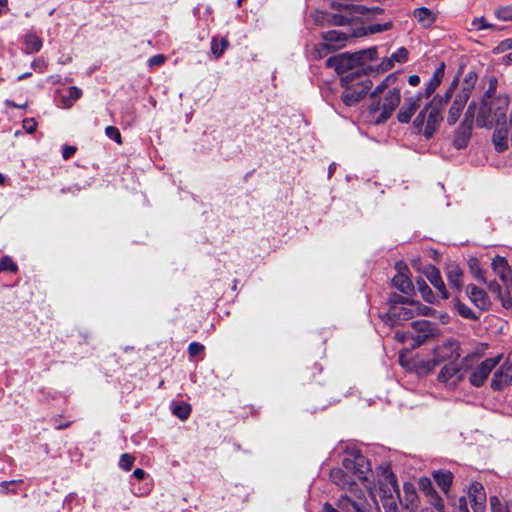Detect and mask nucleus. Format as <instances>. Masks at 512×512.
I'll return each mask as SVG.
<instances>
[{
	"instance_id": "680f3d73",
	"label": "nucleus",
	"mask_w": 512,
	"mask_h": 512,
	"mask_svg": "<svg viewBox=\"0 0 512 512\" xmlns=\"http://www.w3.org/2000/svg\"><path fill=\"white\" fill-rule=\"evenodd\" d=\"M489 289H490L491 291L495 292V293H498V295L502 293V291H501V287L499 286V284H497V283H495V282H493V283H491V284L489 285Z\"/></svg>"
},
{
	"instance_id": "69168bd1",
	"label": "nucleus",
	"mask_w": 512,
	"mask_h": 512,
	"mask_svg": "<svg viewBox=\"0 0 512 512\" xmlns=\"http://www.w3.org/2000/svg\"><path fill=\"white\" fill-rule=\"evenodd\" d=\"M29 76H31V72H27V73H24V74L19 75V76L17 77V80H18V81H22L23 79H25V78H27V77H29Z\"/></svg>"
},
{
	"instance_id": "cd10ccee",
	"label": "nucleus",
	"mask_w": 512,
	"mask_h": 512,
	"mask_svg": "<svg viewBox=\"0 0 512 512\" xmlns=\"http://www.w3.org/2000/svg\"><path fill=\"white\" fill-rule=\"evenodd\" d=\"M24 51L28 54L37 53L42 48V40L34 33H28L24 38Z\"/></svg>"
},
{
	"instance_id": "c9c22d12",
	"label": "nucleus",
	"mask_w": 512,
	"mask_h": 512,
	"mask_svg": "<svg viewBox=\"0 0 512 512\" xmlns=\"http://www.w3.org/2000/svg\"><path fill=\"white\" fill-rule=\"evenodd\" d=\"M495 15L501 21H512V5L496 9Z\"/></svg>"
},
{
	"instance_id": "20e7f679",
	"label": "nucleus",
	"mask_w": 512,
	"mask_h": 512,
	"mask_svg": "<svg viewBox=\"0 0 512 512\" xmlns=\"http://www.w3.org/2000/svg\"><path fill=\"white\" fill-rule=\"evenodd\" d=\"M460 356V343L453 339L445 340L434 347L431 359L422 360L418 363L417 371L419 374H428L441 363L457 362Z\"/></svg>"
},
{
	"instance_id": "338daca9",
	"label": "nucleus",
	"mask_w": 512,
	"mask_h": 512,
	"mask_svg": "<svg viewBox=\"0 0 512 512\" xmlns=\"http://www.w3.org/2000/svg\"><path fill=\"white\" fill-rule=\"evenodd\" d=\"M505 59L507 62H512V52L511 53H508L506 56H505Z\"/></svg>"
},
{
	"instance_id": "473e14b6",
	"label": "nucleus",
	"mask_w": 512,
	"mask_h": 512,
	"mask_svg": "<svg viewBox=\"0 0 512 512\" xmlns=\"http://www.w3.org/2000/svg\"><path fill=\"white\" fill-rule=\"evenodd\" d=\"M468 264H469L470 271L472 272L475 279H477L478 281L484 282L485 281L484 275L482 273V269L480 267V263H479L478 259L471 258L469 260Z\"/></svg>"
},
{
	"instance_id": "b1692460",
	"label": "nucleus",
	"mask_w": 512,
	"mask_h": 512,
	"mask_svg": "<svg viewBox=\"0 0 512 512\" xmlns=\"http://www.w3.org/2000/svg\"><path fill=\"white\" fill-rule=\"evenodd\" d=\"M427 278L430 283L442 294L444 299L448 298V293L445 289V284L442 281L439 270L435 266H429L427 270Z\"/></svg>"
},
{
	"instance_id": "7c9ffc66",
	"label": "nucleus",
	"mask_w": 512,
	"mask_h": 512,
	"mask_svg": "<svg viewBox=\"0 0 512 512\" xmlns=\"http://www.w3.org/2000/svg\"><path fill=\"white\" fill-rule=\"evenodd\" d=\"M172 412L181 420H186L191 413V406L185 402L174 403Z\"/></svg>"
},
{
	"instance_id": "a211bd4d",
	"label": "nucleus",
	"mask_w": 512,
	"mask_h": 512,
	"mask_svg": "<svg viewBox=\"0 0 512 512\" xmlns=\"http://www.w3.org/2000/svg\"><path fill=\"white\" fill-rule=\"evenodd\" d=\"M420 101V95L407 98L397 114L398 121L401 123H409L414 113L420 107Z\"/></svg>"
},
{
	"instance_id": "79ce46f5",
	"label": "nucleus",
	"mask_w": 512,
	"mask_h": 512,
	"mask_svg": "<svg viewBox=\"0 0 512 512\" xmlns=\"http://www.w3.org/2000/svg\"><path fill=\"white\" fill-rule=\"evenodd\" d=\"M389 301L391 303V306L392 305L403 306V305H406L409 302H411V300H409L407 297H404V296H401V295H398V294H393L390 297Z\"/></svg>"
},
{
	"instance_id": "e433bc0d",
	"label": "nucleus",
	"mask_w": 512,
	"mask_h": 512,
	"mask_svg": "<svg viewBox=\"0 0 512 512\" xmlns=\"http://www.w3.org/2000/svg\"><path fill=\"white\" fill-rule=\"evenodd\" d=\"M455 307H456L458 313L462 317L467 318V319H476L477 318V316L474 314V312L465 304L457 301L455 303Z\"/></svg>"
},
{
	"instance_id": "423d86ee",
	"label": "nucleus",
	"mask_w": 512,
	"mask_h": 512,
	"mask_svg": "<svg viewBox=\"0 0 512 512\" xmlns=\"http://www.w3.org/2000/svg\"><path fill=\"white\" fill-rule=\"evenodd\" d=\"M376 54V48H369L355 53H340L329 57L326 60V66L334 68L338 74L345 73L349 70L355 72L359 69L358 65H363L367 60L375 59ZM361 69L362 73H365L364 69Z\"/></svg>"
},
{
	"instance_id": "37998d69",
	"label": "nucleus",
	"mask_w": 512,
	"mask_h": 512,
	"mask_svg": "<svg viewBox=\"0 0 512 512\" xmlns=\"http://www.w3.org/2000/svg\"><path fill=\"white\" fill-rule=\"evenodd\" d=\"M417 285H418V288H419L422 296L424 297V299L429 301L428 295H430L432 293L429 286L426 284V282L423 279L417 280Z\"/></svg>"
},
{
	"instance_id": "9d476101",
	"label": "nucleus",
	"mask_w": 512,
	"mask_h": 512,
	"mask_svg": "<svg viewBox=\"0 0 512 512\" xmlns=\"http://www.w3.org/2000/svg\"><path fill=\"white\" fill-rule=\"evenodd\" d=\"M344 468L359 480L367 479L370 465L364 455L356 449L347 450L342 460Z\"/></svg>"
},
{
	"instance_id": "393cba45",
	"label": "nucleus",
	"mask_w": 512,
	"mask_h": 512,
	"mask_svg": "<svg viewBox=\"0 0 512 512\" xmlns=\"http://www.w3.org/2000/svg\"><path fill=\"white\" fill-rule=\"evenodd\" d=\"M413 16L423 27L431 26L436 20L435 14L426 7L414 9Z\"/></svg>"
},
{
	"instance_id": "6ab92c4d",
	"label": "nucleus",
	"mask_w": 512,
	"mask_h": 512,
	"mask_svg": "<svg viewBox=\"0 0 512 512\" xmlns=\"http://www.w3.org/2000/svg\"><path fill=\"white\" fill-rule=\"evenodd\" d=\"M390 488V495H384L382 499V504L385 512H399V506L397 503V499L399 496V489L396 482V479L393 475L388 477Z\"/></svg>"
},
{
	"instance_id": "f704fd0d",
	"label": "nucleus",
	"mask_w": 512,
	"mask_h": 512,
	"mask_svg": "<svg viewBox=\"0 0 512 512\" xmlns=\"http://www.w3.org/2000/svg\"><path fill=\"white\" fill-rule=\"evenodd\" d=\"M4 271H10L12 273H16L18 271V266L13 262L10 256H4L0 260V273Z\"/></svg>"
},
{
	"instance_id": "3c124183",
	"label": "nucleus",
	"mask_w": 512,
	"mask_h": 512,
	"mask_svg": "<svg viewBox=\"0 0 512 512\" xmlns=\"http://www.w3.org/2000/svg\"><path fill=\"white\" fill-rule=\"evenodd\" d=\"M164 61H165V57L161 54H157V55L152 56L149 59L148 63L150 66H157V65L163 64Z\"/></svg>"
},
{
	"instance_id": "603ef678",
	"label": "nucleus",
	"mask_w": 512,
	"mask_h": 512,
	"mask_svg": "<svg viewBox=\"0 0 512 512\" xmlns=\"http://www.w3.org/2000/svg\"><path fill=\"white\" fill-rule=\"evenodd\" d=\"M472 25L474 27H476L477 29H487L490 27V25L486 23V21L483 17L475 18L472 22Z\"/></svg>"
},
{
	"instance_id": "de8ad7c7",
	"label": "nucleus",
	"mask_w": 512,
	"mask_h": 512,
	"mask_svg": "<svg viewBox=\"0 0 512 512\" xmlns=\"http://www.w3.org/2000/svg\"><path fill=\"white\" fill-rule=\"evenodd\" d=\"M37 123L34 119H25L23 121V127L28 133H33L36 130Z\"/></svg>"
},
{
	"instance_id": "c03bdc74",
	"label": "nucleus",
	"mask_w": 512,
	"mask_h": 512,
	"mask_svg": "<svg viewBox=\"0 0 512 512\" xmlns=\"http://www.w3.org/2000/svg\"><path fill=\"white\" fill-rule=\"evenodd\" d=\"M47 66H48L47 62L42 58L35 59L31 64V67L35 71H39V72H44L46 70Z\"/></svg>"
},
{
	"instance_id": "0e129e2a",
	"label": "nucleus",
	"mask_w": 512,
	"mask_h": 512,
	"mask_svg": "<svg viewBox=\"0 0 512 512\" xmlns=\"http://www.w3.org/2000/svg\"><path fill=\"white\" fill-rule=\"evenodd\" d=\"M5 104H6V106L11 107V108H18V107H20L18 104H16L12 100H6Z\"/></svg>"
},
{
	"instance_id": "f8f14e48",
	"label": "nucleus",
	"mask_w": 512,
	"mask_h": 512,
	"mask_svg": "<svg viewBox=\"0 0 512 512\" xmlns=\"http://www.w3.org/2000/svg\"><path fill=\"white\" fill-rule=\"evenodd\" d=\"M476 105L471 103L465 113V118L461 124V127L454 138V145L457 149L466 147L467 142L470 138V131L472 128Z\"/></svg>"
},
{
	"instance_id": "13d9d810",
	"label": "nucleus",
	"mask_w": 512,
	"mask_h": 512,
	"mask_svg": "<svg viewBox=\"0 0 512 512\" xmlns=\"http://www.w3.org/2000/svg\"><path fill=\"white\" fill-rule=\"evenodd\" d=\"M146 473L143 469L137 468L133 471V477L138 480H142L145 477Z\"/></svg>"
},
{
	"instance_id": "052dcab7",
	"label": "nucleus",
	"mask_w": 512,
	"mask_h": 512,
	"mask_svg": "<svg viewBox=\"0 0 512 512\" xmlns=\"http://www.w3.org/2000/svg\"><path fill=\"white\" fill-rule=\"evenodd\" d=\"M408 82L412 86H416L420 82V78L417 75H411L408 79Z\"/></svg>"
},
{
	"instance_id": "f03ea898",
	"label": "nucleus",
	"mask_w": 512,
	"mask_h": 512,
	"mask_svg": "<svg viewBox=\"0 0 512 512\" xmlns=\"http://www.w3.org/2000/svg\"><path fill=\"white\" fill-rule=\"evenodd\" d=\"M457 81L454 80L446 91L444 96L438 97L435 96L416 116L413 121L414 127L418 130V132L423 131L425 138L430 139L433 137L435 132L437 131L442 117V109L444 104L448 102L452 95V91L456 86Z\"/></svg>"
},
{
	"instance_id": "ddd939ff",
	"label": "nucleus",
	"mask_w": 512,
	"mask_h": 512,
	"mask_svg": "<svg viewBox=\"0 0 512 512\" xmlns=\"http://www.w3.org/2000/svg\"><path fill=\"white\" fill-rule=\"evenodd\" d=\"M367 506V501L356 493L353 496L342 495L337 501L342 512H367Z\"/></svg>"
},
{
	"instance_id": "4c0bfd02",
	"label": "nucleus",
	"mask_w": 512,
	"mask_h": 512,
	"mask_svg": "<svg viewBox=\"0 0 512 512\" xmlns=\"http://www.w3.org/2000/svg\"><path fill=\"white\" fill-rule=\"evenodd\" d=\"M22 480H11V481H2L0 483V491L4 494L7 493H16V485L21 483Z\"/></svg>"
},
{
	"instance_id": "c756f323",
	"label": "nucleus",
	"mask_w": 512,
	"mask_h": 512,
	"mask_svg": "<svg viewBox=\"0 0 512 512\" xmlns=\"http://www.w3.org/2000/svg\"><path fill=\"white\" fill-rule=\"evenodd\" d=\"M228 46L229 42L226 38L219 40L217 37H213L211 40V52L216 59L223 55Z\"/></svg>"
},
{
	"instance_id": "5fc2aeb1",
	"label": "nucleus",
	"mask_w": 512,
	"mask_h": 512,
	"mask_svg": "<svg viewBox=\"0 0 512 512\" xmlns=\"http://www.w3.org/2000/svg\"><path fill=\"white\" fill-rule=\"evenodd\" d=\"M499 298L501 300V303H502L503 307L511 308V306H512V299H511V296L509 294L503 295L501 293V294H499Z\"/></svg>"
},
{
	"instance_id": "09e8293b",
	"label": "nucleus",
	"mask_w": 512,
	"mask_h": 512,
	"mask_svg": "<svg viewBox=\"0 0 512 512\" xmlns=\"http://www.w3.org/2000/svg\"><path fill=\"white\" fill-rule=\"evenodd\" d=\"M392 24L390 22L384 23V24H375L370 27L371 33H377L389 30L391 28Z\"/></svg>"
},
{
	"instance_id": "7ed1b4c3",
	"label": "nucleus",
	"mask_w": 512,
	"mask_h": 512,
	"mask_svg": "<svg viewBox=\"0 0 512 512\" xmlns=\"http://www.w3.org/2000/svg\"><path fill=\"white\" fill-rule=\"evenodd\" d=\"M510 104V99L506 95L494 97V87L488 88L479 108L477 124L481 127H491L496 124L499 126L505 123L506 112Z\"/></svg>"
},
{
	"instance_id": "2eb2a0df",
	"label": "nucleus",
	"mask_w": 512,
	"mask_h": 512,
	"mask_svg": "<svg viewBox=\"0 0 512 512\" xmlns=\"http://www.w3.org/2000/svg\"><path fill=\"white\" fill-rule=\"evenodd\" d=\"M460 371L461 367L457 362L446 363L438 374V380L441 383L449 385L451 388H455L463 379Z\"/></svg>"
},
{
	"instance_id": "8fccbe9b",
	"label": "nucleus",
	"mask_w": 512,
	"mask_h": 512,
	"mask_svg": "<svg viewBox=\"0 0 512 512\" xmlns=\"http://www.w3.org/2000/svg\"><path fill=\"white\" fill-rule=\"evenodd\" d=\"M81 95H82V91L78 87L72 86L69 88L68 97L71 100H73V101L78 100L81 97Z\"/></svg>"
},
{
	"instance_id": "6e6552de",
	"label": "nucleus",
	"mask_w": 512,
	"mask_h": 512,
	"mask_svg": "<svg viewBox=\"0 0 512 512\" xmlns=\"http://www.w3.org/2000/svg\"><path fill=\"white\" fill-rule=\"evenodd\" d=\"M412 328L416 332H400L395 333V339L399 342L405 343L411 340L410 347L415 349L421 346L429 336L433 335V324L427 320H417L412 323Z\"/></svg>"
},
{
	"instance_id": "f257e3e1",
	"label": "nucleus",
	"mask_w": 512,
	"mask_h": 512,
	"mask_svg": "<svg viewBox=\"0 0 512 512\" xmlns=\"http://www.w3.org/2000/svg\"><path fill=\"white\" fill-rule=\"evenodd\" d=\"M396 81L397 76L390 74L371 92V98L373 100L379 98V100L371 106L372 113H380L375 120L377 124L389 119L400 103V88L394 85Z\"/></svg>"
},
{
	"instance_id": "5701e85b",
	"label": "nucleus",
	"mask_w": 512,
	"mask_h": 512,
	"mask_svg": "<svg viewBox=\"0 0 512 512\" xmlns=\"http://www.w3.org/2000/svg\"><path fill=\"white\" fill-rule=\"evenodd\" d=\"M445 273L449 282V285L452 288L460 290L462 288L463 282V271L460 266L456 263H449L445 267Z\"/></svg>"
},
{
	"instance_id": "4be33fe9",
	"label": "nucleus",
	"mask_w": 512,
	"mask_h": 512,
	"mask_svg": "<svg viewBox=\"0 0 512 512\" xmlns=\"http://www.w3.org/2000/svg\"><path fill=\"white\" fill-rule=\"evenodd\" d=\"M350 37L351 35L348 33L339 30H331L322 34L323 41H326L335 51L343 48Z\"/></svg>"
},
{
	"instance_id": "ea45409f",
	"label": "nucleus",
	"mask_w": 512,
	"mask_h": 512,
	"mask_svg": "<svg viewBox=\"0 0 512 512\" xmlns=\"http://www.w3.org/2000/svg\"><path fill=\"white\" fill-rule=\"evenodd\" d=\"M105 134L110 139L115 140L118 144L122 143L121 134H120V131L118 130V128H116L114 126H107L105 128Z\"/></svg>"
},
{
	"instance_id": "f3484780",
	"label": "nucleus",
	"mask_w": 512,
	"mask_h": 512,
	"mask_svg": "<svg viewBox=\"0 0 512 512\" xmlns=\"http://www.w3.org/2000/svg\"><path fill=\"white\" fill-rule=\"evenodd\" d=\"M509 385H512V363H504L493 374L490 386L493 390L499 391Z\"/></svg>"
},
{
	"instance_id": "2f4dec72",
	"label": "nucleus",
	"mask_w": 512,
	"mask_h": 512,
	"mask_svg": "<svg viewBox=\"0 0 512 512\" xmlns=\"http://www.w3.org/2000/svg\"><path fill=\"white\" fill-rule=\"evenodd\" d=\"M489 501L492 512H512V503L502 504L497 496H491Z\"/></svg>"
},
{
	"instance_id": "9b49d317",
	"label": "nucleus",
	"mask_w": 512,
	"mask_h": 512,
	"mask_svg": "<svg viewBox=\"0 0 512 512\" xmlns=\"http://www.w3.org/2000/svg\"><path fill=\"white\" fill-rule=\"evenodd\" d=\"M502 354L486 358L474 369H472L469 376V383L474 387H481L484 385L492 370L501 362Z\"/></svg>"
},
{
	"instance_id": "72a5a7b5",
	"label": "nucleus",
	"mask_w": 512,
	"mask_h": 512,
	"mask_svg": "<svg viewBox=\"0 0 512 512\" xmlns=\"http://www.w3.org/2000/svg\"><path fill=\"white\" fill-rule=\"evenodd\" d=\"M333 51L335 50L332 49V47H330V45L326 41H323V43H320L315 46L314 57L317 59H321Z\"/></svg>"
},
{
	"instance_id": "aec40b11",
	"label": "nucleus",
	"mask_w": 512,
	"mask_h": 512,
	"mask_svg": "<svg viewBox=\"0 0 512 512\" xmlns=\"http://www.w3.org/2000/svg\"><path fill=\"white\" fill-rule=\"evenodd\" d=\"M355 477L353 474L346 472L340 468H334L330 471V479L337 486L341 487L344 490L353 491V487L355 486V481L353 479Z\"/></svg>"
},
{
	"instance_id": "6e6d98bb",
	"label": "nucleus",
	"mask_w": 512,
	"mask_h": 512,
	"mask_svg": "<svg viewBox=\"0 0 512 512\" xmlns=\"http://www.w3.org/2000/svg\"><path fill=\"white\" fill-rule=\"evenodd\" d=\"M76 151L74 146H65L62 151V156L64 159H69Z\"/></svg>"
},
{
	"instance_id": "a18cd8bd",
	"label": "nucleus",
	"mask_w": 512,
	"mask_h": 512,
	"mask_svg": "<svg viewBox=\"0 0 512 512\" xmlns=\"http://www.w3.org/2000/svg\"><path fill=\"white\" fill-rule=\"evenodd\" d=\"M204 349V346L198 342H191L188 347L190 356L194 357Z\"/></svg>"
},
{
	"instance_id": "a19ab883",
	"label": "nucleus",
	"mask_w": 512,
	"mask_h": 512,
	"mask_svg": "<svg viewBox=\"0 0 512 512\" xmlns=\"http://www.w3.org/2000/svg\"><path fill=\"white\" fill-rule=\"evenodd\" d=\"M391 58L394 62L403 63L408 58V51L406 48L401 47L395 53L391 55Z\"/></svg>"
},
{
	"instance_id": "58836bf2",
	"label": "nucleus",
	"mask_w": 512,
	"mask_h": 512,
	"mask_svg": "<svg viewBox=\"0 0 512 512\" xmlns=\"http://www.w3.org/2000/svg\"><path fill=\"white\" fill-rule=\"evenodd\" d=\"M135 458L130 454H122L119 461V466L128 471L132 468Z\"/></svg>"
},
{
	"instance_id": "864d4df0",
	"label": "nucleus",
	"mask_w": 512,
	"mask_h": 512,
	"mask_svg": "<svg viewBox=\"0 0 512 512\" xmlns=\"http://www.w3.org/2000/svg\"><path fill=\"white\" fill-rule=\"evenodd\" d=\"M444 69L445 64L442 62L441 65L435 70L433 74V78H435V81H442V78L444 76Z\"/></svg>"
},
{
	"instance_id": "c85d7f7f",
	"label": "nucleus",
	"mask_w": 512,
	"mask_h": 512,
	"mask_svg": "<svg viewBox=\"0 0 512 512\" xmlns=\"http://www.w3.org/2000/svg\"><path fill=\"white\" fill-rule=\"evenodd\" d=\"M433 477L441 490L447 492L451 486L453 474L450 471H435Z\"/></svg>"
},
{
	"instance_id": "774afa93",
	"label": "nucleus",
	"mask_w": 512,
	"mask_h": 512,
	"mask_svg": "<svg viewBox=\"0 0 512 512\" xmlns=\"http://www.w3.org/2000/svg\"><path fill=\"white\" fill-rule=\"evenodd\" d=\"M505 43H506V45H507V47H508V48H512V38L507 39V40L505 41Z\"/></svg>"
},
{
	"instance_id": "49530a36",
	"label": "nucleus",
	"mask_w": 512,
	"mask_h": 512,
	"mask_svg": "<svg viewBox=\"0 0 512 512\" xmlns=\"http://www.w3.org/2000/svg\"><path fill=\"white\" fill-rule=\"evenodd\" d=\"M393 66H394V63L390 56L388 58L383 59V61L381 62V64L378 67V71L385 72V71L391 69Z\"/></svg>"
},
{
	"instance_id": "a878e982",
	"label": "nucleus",
	"mask_w": 512,
	"mask_h": 512,
	"mask_svg": "<svg viewBox=\"0 0 512 512\" xmlns=\"http://www.w3.org/2000/svg\"><path fill=\"white\" fill-rule=\"evenodd\" d=\"M392 283L400 292L409 295L413 289L412 281L404 273L399 272L392 278Z\"/></svg>"
},
{
	"instance_id": "bb28decb",
	"label": "nucleus",
	"mask_w": 512,
	"mask_h": 512,
	"mask_svg": "<svg viewBox=\"0 0 512 512\" xmlns=\"http://www.w3.org/2000/svg\"><path fill=\"white\" fill-rule=\"evenodd\" d=\"M492 268L503 281H507L510 278L511 270L504 257L496 256L492 260Z\"/></svg>"
},
{
	"instance_id": "bf43d9fd",
	"label": "nucleus",
	"mask_w": 512,
	"mask_h": 512,
	"mask_svg": "<svg viewBox=\"0 0 512 512\" xmlns=\"http://www.w3.org/2000/svg\"><path fill=\"white\" fill-rule=\"evenodd\" d=\"M476 355L475 354H468L466 355L463 359H462V365L466 368H468L470 366V362L473 360V358L475 357Z\"/></svg>"
},
{
	"instance_id": "39448f33",
	"label": "nucleus",
	"mask_w": 512,
	"mask_h": 512,
	"mask_svg": "<svg viewBox=\"0 0 512 512\" xmlns=\"http://www.w3.org/2000/svg\"><path fill=\"white\" fill-rule=\"evenodd\" d=\"M341 83L345 88L341 99L347 106H353L358 103L372 86V81L366 73H362V69L347 73L341 78Z\"/></svg>"
},
{
	"instance_id": "dca6fc26",
	"label": "nucleus",
	"mask_w": 512,
	"mask_h": 512,
	"mask_svg": "<svg viewBox=\"0 0 512 512\" xmlns=\"http://www.w3.org/2000/svg\"><path fill=\"white\" fill-rule=\"evenodd\" d=\"M468 497L474 512H485L487 497L482 484L479 482L471 483L468 488Z\"/></svg>"
},
{
	"instance_id": "4d7b16f0",
	"label": "nucleus",
	"mask_w": 512,
	"mask_h": 512,
	"mask_svg": "<svg viewBox=\"0 0 512 512\" xmlns=\"http://www.w3.org/2000/svg\"><path fill=\"white\" fill-rule=\"evenodd\" d=\"M440 83V81H435V78L432 77L427 87V94L430 95L432 92H434Z\"/></svg>"
},
{
	"instance_id": "4468645a",
	"label": "nucleus",
	"mask_w": 512,
	"mask_h": 512,
	"mask_svg": "<svg viewBox=\"0 0 512 512\" xmlns=\"http://www.w3.org/2000/svg\"><path fill=\"white\" fill-rule=\"evenodd\" d=\"M471 93L470 87H464L454 98L449 108L447 122L454 125L460 117L461 111L465 107Z\"/></svg>"
},
{
	"instance_id": "1a4fd4ad",
	"label": "nucleus",
	"mask_w": 512,
	"mask_h": 512,
	"mask_svg": "<svg viewBox=\"0 0 512 512\" xmlns=\"http://www.w3.org/2000/svg\"><path fill=\"white\" fill-rule=\"evenodd\" d=\"M350 0H341L332 2V6L339 9V13L329 15L327 22L331 25L342 26L354 21L358 14H362L364 8L360 5H354L349 2Z\"/></svg>"
},
{
	"instance_id": "e2e57ef3",
	"label": "nucleus",
	"mask_w": 512,
	"mask_h": 512,
	"mask_svg": "<svg viewBox=\"0 0 512 512\" xmlns=\"http://www.w3.org/2000/svg\"><path fill=\"white\" fill-rule=\"evenodd\" d=\"M324 512H338L335 508H333L329 503L324 505Z\"/></svg>"
},
{
	"instance_id": "0eeeda50",
	"label": "nucleus",
	"mask_w": 512,
	"mask_h": 512,
	"mask_svg": "<svg viewBox=\"0 0 512 512\" xmlns=\"http://www.w3.org/2000/svg\"><path fill=\"white\" fill-rule=\"evenodd\" d=\"M429 311V307L414 301L403 306L392 305L386 314V322L391 325H399L403 321L412 319L416 315H427Z\"/></svg>"
},
{
	"instance_id": "412c9836",
	"label": "nucleus",
	"mask_w": 512,
	"mask_h": 512,
	"mask_svg": "<svg viewBox=\"0 0 512 512\" xmlns=\"http://www.w3.org/2000/svg\"><path fill=\"white\" fill-rule=\"evenodd\" d=\"M467 293L473 304L481 310H487L490 307V299L483 289L475 285H469L467 287Z\"/></svg>"
}]
</instances>
